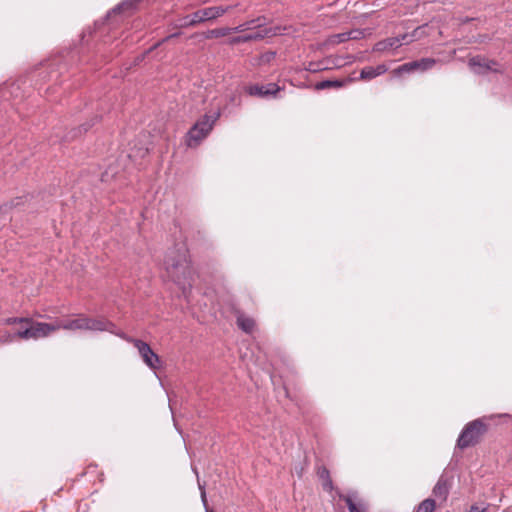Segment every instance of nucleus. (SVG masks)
Masks as SVG:
<instances>
[{
    "label": "nucleus",
    "mask_w": 512,
    "mask_h": 512,
    "mask_svg": "<svg viewBox=\"0 0 512 512\" xmlns=\"http://www.w3.org/2000/svg\"><path fill=\"white\" fill-rule=\"evenodd\" d=\"M163 265L168 278L179 287L184 298L189 301L196 273L187 246L176 245L170 249Z\"/></svg>",
    "instance_id": "nucleus-1"
},
{
    "label": "nucleus",
    "mask_w": 512,
    "mask_h": 512,
    "mask_svg": "<svg viewBox=\"0 0 512 512\" xmlns=\"http://www.w3.org/2000/svg\"><path fill=\"white\" fill-rule=\"evenodd\" d=\"M495 416H483L467 423L457 439V447L466 449L478 445L488 432L490 421Z\"/></svg>",
    "instance_id": "nucleus-2"
},
{
    "label": "nucleus",
    "mask_w": 512,
    "mask_h": 512,
    "mask_svg": "<svg viewBox=\"0 0 512 512\" xmlns=\"http://www.w3.org/2000/svg\"><path fill=\"white\" fill-rule=\"evenodd\" d=\"M219 113L204 115L187 132L185 142L190 148H196L212 131Z\"/></svg>",
    "instance_id": "nucleus-3"
},
{
    "label": "nucleus",
    "mask_w": 512,
    "mask_h": 512,
    "mask_svg": "<svg viewBox=\"0 0 512 512\" xmlns=\"http://www.w3.org/2000/svg\"><path fill=\"white\" fill-rule=\"evenodd\" d=\"M58 331L56 326V320L52 323L37 322L31 318V322H28L25 327L18 329L12 336L11 340L16 339H39L44 338Z\"/></svg>",
    "instance_id": "nucleus-4"
},
{
    "label": "nucleus",
    "mask_w": 512,
    "mask_h": 512,
    "mask_svg": "<svg viewBox=\"0 0 512 512\" xmlns=\"http://www.w3.org/2000/svg\"><path fill=\"white\" fill-rule=\"evenodd\" d=\"M231 8V6H212L200 9L190 17H186L183 26H195L201 22L217 19L223 16Z\"/></svg>",
    "instance_id": "nucleus-5"
},
{
    "label": "nucleus",
    "mask_w": 512,
    "mask_h": 512,
    "mask_svg": "<svg viewBox=\"0 0 512 512\" xmlns=\"http://www.w3.org/2000/svg\"><path fill=\"white\" fill-rule=\"evenodd\" d=\"M123 339L127 340L128 342L133 343V345L138 349L141 357L143 358L144 362L150 367V368H157L160 363L159 356L151 349L150 345L142 340L134 339L131 337H127L124 333L119 334Z\"/></svg>",
    "instance_id": "nucleus-6"
},
{
    "label": "nucleus",
    "mask_w": 512,
    "mask_h": 512,
    "mask_svg": "<svg viewBox=\"0 0 512 512\" xmlns=\"http://www.w3.org/2000/svg\"><path fill=\"white\" fill-rule=\"evenodd\" d=\"M469 66L476 74H487L488 72L502 73V65L494 60L482 56H475L469 60Z\"/></svg>",
    "instance_id": "nucleus-7"
},
{
    "label": "nucleus",
    "mask_w": 512,
    "mask_h": 512,
    "mask_svg": "<svg viewBox=\"0 0 512 512\" xmlns=\"http://www.w3.org/2000/svg\"><path fill=\"white\" fill-rule=\"evenodd\" d=\"M281 88L276 83H268V84H251L245 88V91L250 96L267 98V97H276L277 93L280 92Z\"/></svg>",
    "instance_id": "nucleus-8"
},
{
    "label": "nucleus",
    "mask_w": 512,
    "mask_h": 512,
    "mask_svg": "<svg viewBox=\"0 0 512 512\" xmlns=\"http://www.w3.org/2000/svg\"><path fill=\"white\" fill-rule=\"evenodd\" d=\"M260 22H261V19L258 18L257 20H252L250 23L239 25L235 28L223 27V28L212 29L206 33V38L210 39V38L224 37V36L229 35L232 31L243 32L246 29H248L250 27V25L261 26L262 24Z\"/></svg>",
    "instance_id": "nucleus-9"
},
{
    "label": "nucleus",
    "mask_w": 512,
    "mask_h": 512,
    "mask_svg": "<svg viewBox=\"0 0 512 512\" xmlns=\"http://www.w3.org/2000/svg\"><path fill=\"white\" fill-rule=\"evenodd\" d=\"M85 321H86V315L78 314L77 318L73 319V320L56 319V326H58V330H60V329L70 330V331L86 330L87 326L85 324Z\"/></svg>",
    "instance_id": "nucleus-10"
},
{
    "label": "nucleus",
    "mask_w": 512,
    "mask_h": 512,
    "mask_svg": "<svg viewBox=\"0 0 512 512\" xmlns=\"http://www.w3.org/2000/svg\"><path fill=\"white\" fill-rule=\"evenodd\" d=\"M85 324L87 326L86 330L93 331H110L113 332V329L116 327L114 323L108 321L104 318L94 319L86 316Z\"/></svg>",
    "instance_id": "nucleus-11"
},
{
    "label": "nucleus",
    "mask_w": 512,
    "mask_h": 512,
    "mask_svg": "<svg viewBox=\"0 0 512 512\" xmlns=\"http://www.w3.org/2000/svg\"><path fill=\"white\" fill-rule=\"evenodd\" d=\"M388 71V67L385 64H379L376 67L367 66L361 70L360 79L371 80L377 76H380Z\"/></svg>",
    "instance_id": "nucleus-12"
},
{
    "label": "nucleus",
    "mask_w": 512,
    "mask_h": 512,
    "mask_svg": "<svg viewBox=\"0 0 512 512\" xmlns=\"http://www.w3.org/2000/svg\"><path fill=\"white\" fill-rule=\"evenodd\" d=\"M401 46L400 38L390 37L377 42L374 47V52H385L390 49H397Z\"/></svg>",
    "instance_id": "nucleus-13"
},
{
    "label": "nucleus",
    "mask_w": 512,
    "mask_h": 512,
    "mask_svg": "<svg viewBox=\"0 0 512 512\" xmlns=\"http://www.w3.org/2000/svg\"><path fill=\"white\" fill-rule=\"evenodd\" d=\"M450 484L447 478L440 477L433 488V494L438 499L446 501L449 495Z\"/></svg>",
    "instance_id": "nucleus-14"
},
{
    "label": "nucleus",
    "mask_w": 512,
    "mask_h": 512,
    "mask_svg": "<svg viewBox=\"0 0 512 512\" xmlns=\"http://www.w3.org/2000/svg\"><path fill=\"white\" fill-rule=\"evenodd\" d=\"M317 476L322 481V487L325 491L331 492L334 489L333 481L330 476V471L324 465L317 468Z\"/></svg>",
    "instance_id": "nucleus-15"
},
{
    "label": "nucleus",
    "mask_w": 512,
    "mask_h": 512,
    "mask_svg": "<svg viewBox=\"0 0 512 512\" xmlns=\"http://www.w3.org/2000/svg\"><path fill=\"white\" fill-rule=\"evenodd\" d=\"M122 165L118 160L110 161L105 171L101 174V180L103 182H109L116 177L119 173Z\"/></svg>",
    "instance_id": "nucleus-16"
},
{
    "label": "nucleus",
    "mask_w": 512,
    "mask_h": 512,
    "mask_svg": "<svg viewBox=\"0 0 512 512\" xmlns=\"http://www.w3.org/2000/svg\"><path fill=\"white\" fill-rule=\"evenodd\" d=\"M349 509V512H367V506L362 501L356 503L350 495H339Z\"/></svg>",
    "instance_id": "nucleus-17"
},
{
    "label": "nucleus",
    "mask_w": 512,
    "mask_h": 512,
    "mask_svg": "<svg viewBox=\"0 0 512 512\" xmlns=\"http://www.w3.org/2000/svg\"><path fill=\"white\" fill-rule=\"evenodd\" d=\"M425 35V26L417 27L411 33H405L397 38H400L401 45L412 43L415 40L422 38Z\"/></svg>",
    "instance_id": "nucleus-18"
},
{
    "label": "nucleus",
    "mask_w": 512,
    "mask_h": 512,
    "mask_svg": "<svg viewBox=\"0 0 512 512\" xmlns=\"http://www.w3.org/2000/svg\"><path fill=\"white\" fill-rule=\"evenodd\" d=\"M238 327L246 333H252L255 328V320L240 313L236 318Z\"/></svg>",
    "instance_id": "nucleus-19"
},
{
    "label": "nucleus",
    "mask_w": 512,
    "mask_h": 512,
    "mask_svg": "<svg viewBox=\"0 0 512 512\" xmlns=\"http://www.w3.org/2000/svg\"><path fill=\"white\" fill-rule=\"evenodd\" d=\"M436 62L437 61L433 58H422L420 60L412 61V65L415 71H426L432 69Z\"/></svg>",
    "instance_id": "nucleus-20"
},
{
    "label": "nucleus",
    "mask_w": 512,
    "mask_h": 512,
    "mask_svg": "<svg viewBox=\"0 0 512 512\" xmlns=\"http://www.w3.org/2000/svg\"><path fill=\"white\" fill-rule=\"evenodd\" d=\"M350 80L346 81H340V80H324L321 82L316 83L315 89L316 90H324V89H330V88H340L344 86L346 82H349Z\"/></svg>",
    "instance_id": "nucleus-21"
},
{
    "label": "nucleus",
    "mask_w": 512,
    "mask_h": 512,
    "mask_svg": "<svg viewBox=\"0 0 512 512\" xmlns=\"http://www.w3.org/2000/svg\"><path fill=\"white\" fill-rule=\"evenodd\" d=\"M436 508V502L432 498L423 500L416 508L415 512H434Z\"/></svg>",
    "instance_id": "nucleus-22"
},
{
    "label": "nucleus",
    "mask_w": 512,
    "mask_h": 512,
    "mask_svg": "<svg viewBox=\"0 0 512 512\" xmlns=\"http://www.w3.org/2000/svg\"><path fill=\"white\" fill-rule=\"evenodd\" d=\"M372 34V29H352L348 31L349 40H359Z\"/></svg>",
    "instance_id": "nucleus-23"
},
{
    "label": "nucleus",
    "mask_w": 512,
    "mask_h": 512,
    "mask_svg": "<svg viewBox=\"0 0 512 512\" xmlns=\"http://www.w3.org/2000/svg\"><path fill=\"white\" fill-rule=\"evenodd\" d=\"M349 40L348 31L343 33L334 34L329 37L328 43L332 45H336L342 42H346Z\"/></svg>",
    "instance_id": "nucleus-24"
},
{
    "label": "nucleus",
    "mask_w": 512,
    "mask_h": 512,
    "mask_svg": "<svg viewBox=\"0 0 512 512\" xmlns=\"http://www.w3.org/2000/svg\"><path fill=\"white\" fill-rule=\"evenodd\" d=\"M414 67L412 65V62L405 63L396 69L393 70V74L396 76H400L403 73H412L414 72Z\"/></svg>",
    "instance_id": "nucleus-25"
},
{
    "label": "nucleus",
    "mask_w": 512,
    "mask_h": 512,
    "mask_svg": "<svg viewBox=\"0 0 512 512\" xmlns=\"http://www.w3.org/2000/svg\"><path fill=\"white\" fill-rule=\"evenodd\" d=\"M28 322H31V318L29 317H10L5 320V324L7 325L23 324L26 326Z\"/></svg>",
    "instance_id": "nucleus-26"
},
{
    "label": "nucleus",
    "mask_w": 512,
    "mask_h": 512,
    "mask_svg": "<svg viewBox=\"0 0 512 512\" xmlns=\"http://www.w3.org/2000/svg\"><path fill=\"white\" fill-rule=\"evenodd\" d=\"M262 37H263L262 34L256 33V34H253V35H247V36L235 38L233 40V42L234 43L241 42V41L246 42V41H250V40H254V39H260Z\"/></svg>",
    "instance_id": "nucleus-27"
},
{
    "label": "nucleus",
    "mask_w": 512,
    "mask_h": 512,
    "mask_svg": "<svg viewBox=\"0 0 512 512\" xmlns=\"http://www.w3.org/2000/svg\"><path fill=\"white\" fill-rule=\"evenodd\" d=\"M486 509V507H480L477 504H474L470 507L468 512H485Z\"/></svg>",
    "instance_id": "nucleus-28"
},
{
    "label": "nucleus",
    "mask_w": 512,
    "mask_h": 512,
    "mask_svg": "<svg viewBox=\"0 0 512 512\" xmlns=\"http://www.w3.org/2000/svg\"><path fill=\"white\" fill-rule=\"evenodd\" d=\"M201 497H202L203 504H204V506L206 508V512H214L211 508L208 507V503H207V499H206V494H205L204 491L202 492Z\"/></svg>",
    "instance_id": "nucleus-29"
},
{
    "label": "nucleus",
    "mask_w": 512,
    "mask_h": 512,
    "mask_svg": "<svg viewBox=\"0 0 512 512\" xmlns=\"http://www.w3.org/2000/svg\"><path fill=\"white\" fill-rule=\"evenodd\" d=\"M177 35H178V34H172V35L168 36L167 38H165V40H168V39H170V38H172V37H175V36H177Z\"/></svg>",
    "instance_id": "nucleus-30"
},
{
    "label": "nucleus",
    "mask_w": 512,
    "mask_h": 512,
    "mask_svg": "<svg viewBox=\"0 0 512 512\" xmlns=\"http://www.w3.org/2000/svg\"><path fill=\"white\" fill-rule=\"evenodd\" d=\"M130 156L129 155H126L123 157V160H125L126 158H129Z\"/></svg>",
    "instance_id": "nucleus-31"
}]
</instances>
